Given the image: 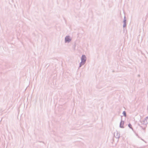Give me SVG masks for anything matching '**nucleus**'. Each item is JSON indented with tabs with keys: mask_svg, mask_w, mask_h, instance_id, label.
<instances>
[{
	"mask_svg": "<svg viewBox=\"0 0 148 148\" xmlns=\"http://www.w3.org/2000/svg\"><path fill=\"white\" fill-rule=\"evenodd\" d=\"M82 62L80 63V66L84 64L86 60V57L84 55H82L81 58Z\"/></svg>",
	"mask_w": 148,
	"mask_h": 148,
	"instance_id": "obj_1",
	"label": "nucleus"
},
{
	"mask_svg": "<svg viewBox=\"0 0 148 148\" xmlns=\"http://www.w3.org/2000/svg\"><path fill=\"white\" fill-rule=\"evenodd\" d=\"M65 40L66 41H69L70 40V39L69 37L66 36L65 38Z\"/></svg>",
	"mask_w": 148,
	"mask_h": 148,
	"instance_id": "obj_2",
	"label": "nucleus"
},
{
	"mask_svg": "<svg viewBox=\"0 0 148 148\" xmlns=\"http://www.w3.org/2000/svg\"><path fill=\"white\" fill-rule=\"evenodd\" d=\"M123 124H124V123L122 122H121L120 124V127L121 128H123L124 127Z\"/></svg>",
	"mask_w": 148,
	"mask_h": 148,
	"instance_id": "obj_3",
	"label": "nucleus"
},
{
	"mask_svg": "<svg viewBox=\"0 0 148 148\" xmlns=\"http://www.w3.org/2000/svg\"><path fill=\"white\" fill-rule=\"evenodd\" d=\"M128 126L130 128L132 129V125L130 124V123L128 124Z\"/></svg>",
	"mask_w": 148,
	"mask_h": 148,
	"instance_id": "obj_4",
	"label": "nucleus"
},
{
	"mask_svg": "<svg viewBox=\"0 0 148 148\" xmlns=\"http://www.w3.org/2000/svg\"><path fill=\"white\" fill-rule=\"evenodd\" d=\"M123 114L125 116H126V113L125 111H124L123 113Z\"/></svg>",
	"mask_w": 148,
	"mask_h": 148,
	"instance_id": "obj_5",
	"label": "nucleus"
}]
</instances>
